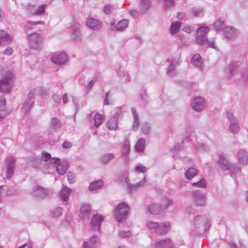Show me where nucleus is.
Here are the masks:
<instances>
[{
	"instance_id": "nucleus-1",
	"label": "nucleus",
	"mask_w": 248,
	"mask_h": 248,
	"mask_svg": "<svg viewBox=\"0 0 248 248\" xmlns=\"http://www.w3.org/2000/svg\"><path fill=\"white\" fill-rule=\"evenodd\" d=\"M210 29L207 26H202L196 30V41L201 46H206L209 47L216 48L214 38L208 40L207 34L209 32Z\"/></svg>"
},
{
	"instance_id": "nucleus-2",
	"label": "nucleus",
	"mask_w": 248,
	"mask_h": 248,
	"mask_svg": "<svg viewBox=\"0 0 248 248\" xmlns=\"http://www.w3.org/2000/svg\"><path fill=\"white\" fill-rule=\"evenodd\" d=\"M146 226L151 232H155L161 235L166 234L170 228V223L169 222L158 223L152 221L146 222Z\"/></svg>"
},
{
	"instance_id": "nucleus-3",
	"label": "nucleus",
	"mask_w": 248,
	"mask_h": 248,
	"mask_svg": "<svg viewBox=\"0 0 248 248\" xmlns=\"http://www.w3.org/2000/svg\"><path fill=\"white\" fill-rule=\"evenodd\" d=\"M29 46L30 48L40 50L43 47V37L40 33L33 32L28 36Z\"/></svg>"
},
{
	"instance_id": "nucleus-4",
	"label": "nucleus",
	"mask_w": 248,
	"mask_h": 248,
	"mask_svg": "<svg viewBox=\"0 0 248 248\" xmlns=\"http://www.w3.org/2000/svg\"><path fill=\"white\" fill-rule=\"evenodd\" d=\"M51 190L39 185L35 186L32 189L31 195L35 201H42L51 195Z\"/></svg>"
},
{
	"instance_id": "nucleus-5",
	"label": "nucleus",
	"mask_w": 248,
	"mask_h": 248,
	"mask_svg": "<svg viewBox=\"0 0 248 248\" xmlns=\"http://www.w3.org/2000/svg\"><path fill=\"white\" fill-rule=\"evenodd\" d=\"M14 74L9 72L3 76L0 79V92L9 93L13 86Z\"/></svg>"
},
{
	"instance_id": "nucleus-6",
	"label": "nucleus",
	"mask_w": 248,
	"mask_h": 248,
	"mask_svg": "<svg viewBox=\"0 0 248 248\" xmlns=\"http://www.w3.org/2000/svg\"><path fill=\"white\" fill-rule=\"evenodd\" d=\"M129 208L128 205L124 202L117 205L115 210V217L118 222H122L126 219Z\"/></svg>"
},
{
	"instance_id": "nucleus-7",
	"label": "nucleus",
	"mask_w": 248,
	"mask_h": 248,
	"mask_svg": "<svg viewBox=\"0 0 248 248\" xmlns=\"http://www.w3.org/2000/svg\"><path fill=\"white\" fill-rule=\"evenodd\" d=\"M128 174L125 172L124 173L122 176V178L121 179V181H123L127 185V188L128 192L129 193H132L133 192H135L136 190H137L139 188H141L143 187L146 183V180L145 178L144 177L143 178L141 181H140L138 183L132 185L130 184V181L128 177Z\"/></svg>"
},
{
	"instance_id": "nucleus-8",
	"label": "nucleus",
	"mask_w": 248,
	"mask_h": 248,
	"mask_svg": "<svg viewBox=\"0 0 248 248\" xmlns=\"http://www.w3.org/2000/svg\"><path fill=\"white\" fill-rule=\"evenodd\" d=\"M227 118L230 122V131L233 134L237 133L240 130L237 118L232 112H228L227 113Z\"/></svg>"
},
{
	"instance_id": "nucleus-9",
	"label": "nucleus",
	"mask_w": 248,
	"mask_h": 248,
	"mask_svg": "<svg viewBox=\"0 0 248 248\" xmlns=\"http://www.w3.org/2000/svg\"><path fill=\"white\" fill-rule=\"evenodd\" d=\"M71 28V35L72 39L75 41H80L81 40V34L79 28V24L76 19L73 20Z\"/></svg>"
},
{
	"instance_id": "nucleus-10",
	"label": "nucleus",
	"mask_w": 248,
	"mask_h": 248,
	"mask_svg": "<svg viewBox=\"0 0 248 248\" xmlns=\"http://www.w3.org/2000/svg\"><path fill=\"white\" fill-rule=\"evenodd\" d=\"M192 197L195 204L198 206H204L206 205V195L198 191L193 192Z\"/></svg>"
},
{
	"instance_id": "nucleus-11",
	"label": "nucleus",
	"mask_w": 248,
	"mask_h": 248,
	"mask_svg": "<svg viewBox=\"0 0 248 248\" xmlns=\"http://www.w3.org/2000/svg\"><path fill=\"white\" fill-rule=\"evenodd\" d=\"M16 161V159L11 156L7 157L5 159L6 173L7 178H10L14 174Z\"/></svg>"
},
{
	"instance_id": "nucleus-12",
	"label": "nucleus",
	"mask_w": 248,
	"mask_h": 248,
	"mask_svg": "<svg viewBox=\"0 0 248 248\" xmlns=\"http://www.w3.org/2000/svg\"><path fill=\"white\" fill-rule=\"evenodd\" d=\"M218 164L220 170L223 172L228 171L230 164L227 157V155L221 153L219 155Z\"/></svg>"
},
{
	"instance_id": "nucleus-13",
	"label": "nucleus",
	"mask_w": 248,
	"mask_h": 248,
	"mask_svg": "<svg viewBox=\"0 0 248 248\" xmlns=\"http://www.w3.org/2000/svg\"><path fill=\"white\" fill-rule=\"evenodd\" d=\"M239 33V31L236 29L230 26L226 27L223 30L224 36L229 40L235 39Z\"/></svg>"
},
{
	"instance_id": "nucleus-14",
	"label": "nucleus",
	"mask_w": 248,
	"mask_h": 248,
	"mask_svg": "<svg viewBox=\"0 0 248 248\" xmlns=\"http://www.w3.org/2000/svg\"><path fill=\"white\" fill-rule=\"evenodd\" d=\"M51 61L55 64L62 65L67 61V55L64 52L55 54L51 58Z\"/></svg>"
},
{
	"instance_id": "nucleus-15",
	"label": "nucleus",
	"mask_w": 248,
	"mask_h": 248,
	"mask_svg": "<svg viewBox=\"0 0 248 248\" xmlns=\"http://www.w3.org/2000/svg\"><path fill=\"white\" fill-rule=\"evenodd\" d=\"M205 107L204 99L201 97L195 98L192 103V108L196 111H202Z\"/></svg>"
},
{
	"instance_id": "nucleus-16",
	"label": "nucleus",
	"mask_w": 248,
	"mask_h": 248,
	"mask_svg": "<svg viewBox=\"0 0 248 248\" xmlns=\"http://www.w3.org/2000/svg\"><path fill=\"white\" fill-rule=\"evenodd\" d=\"M129 21L126 19H123L118 22L116 25L114 23H111L110 27L111 30L118 31H123L128 27Z\"/></svg>"
},
{
	"instance_id": "nucleus-17",
	"label": "nucleus",
	"mask_w": 248,
	"mask_h": 248,
	"mask_svg": "<svg viewBox=\"0 0 248 248\" xmlns=\"http://www.w3.org/2000/svg\"><path fill=\"white\" fill-rule=\"evenodd\" d=\"M147 209L151 214L154 215H159L163 211V208L160 204L154 202L148 205Z\"/></svg>"
},
{
	"instance_id": "nucleus-18",
	"label": "nucleus",
	"mask_w": 248,
	"mask_h": 248,
	"mask_svg": "<svg viewBox=\"0 0 248 248\" xmlns=\"http://www.w3.org/2000/svg\"><path fill=\"white\" fill-rule=\"evenodd\" d=\"M104 217L99 215H94L91 220V226L93 230H99L100 228L101 222L103 221Z\"/></svg>"
},
{
	"instance_id": "nucleus-19",
	"label": "nucleus",
	"mask_w": 248,
	"mask_h": 248,
	"mask_svg": "<svg viewBox=\"0 0 248 248\" xmlns=\"http://www.w3.org/2000/svg\"><path fill=\"white\" fill-rule=\"evenodd\" d=\"M155 246L156 248H174V245L171 240L169 238H166L156 241Z\"/></svg>"
},
{
	"instance_id": "nucleus-20",
	"label": "nucleus",
	"mask_w": 248,
	"mask_h": 248,
	"mask_svg": "<svg viewBox=\"0 0 248 248\" xmlns=\"http://www.w3.org/2000/svg\"><path fill=\"white\" fill-rule=\"evenodd\" d=\"M238 62H232L230 63L225 70L226 75L229 77H232L236 74L239 69Z\"/></svg>"
},
{
	"instance_id": "nucleus-21",
	"label": "nucleus",
	"mask_w": 248,
	"mask_h": 248,
	"mask_svg": "<svg viewBox=\"0 0 248 248\" xmlns=\"http://www.w3.org/2000/svg\"><path fill=\"white\" fill-rule=\"evenodd\" d=\"M236 156L240 164H248V152L245 150H240L237 152Z\"/></svg>"
},
{
	"instance_id": "nucleus-22",
	"label": "nucleus",
	"mask_w": 248,
	"mask_h": 248,
	"mask_svg": "<svg viewBox=\"0 0 248 248\" xmlns=\"http://www.w3.org/2000/svg\"><path fill=\"white\" fill-rule=\"evenodd\" d=\"M87 26L93 30H97L101 28V23L97 19L90 18H88L86 22Z\"/></svg>"
},
{
	"instance_id": "nucleus-23",
	"label": "nucleus",
	"mask_w": 248,
	"mask_h": 248,
	"mask_svg": "<svg viewBox=\"0 0 248 248\" xmlns=\"http://www.w3.org/2000/svg\"><path fill=\"white\" fill-rule=\"evenodd\" d=\"M191 63L201 70L203 68V63L202 58L199 54H195L191 59Z\"/></svg>"
},
{
	"instance_id": "nucleus-24",
	"label": "nucleus",
	"mask_w": 248,
	"mask_h": 248,
	"mask_svg": "<svg viewBox=\"0 0 248 248\" xmlns=\"http://www.w3.org/2000/svg\"><path fill=\"white\" fill-rule=\"evenodd\" d=\"M71 190L67 187L63 186L59 193L60 197L63 202H67L69 200V197Z\"/></svg>"
},
{
	"instance_id": "nucleus-25",
	"label": "nucleus",
	"mask_w": 248,
	"mask_h": 248,
	"mask_svg": "<svg viewBox=\"0 0 248 248\" xmlns=\"http://www.w3.org/2000/svg\"><path fill=\"white\" fill-rule=\"evenodd\" d=\"M34 103V100H26L21 108V112L24 114L27 113L33 106Z\"/></svg>"
},
{
	"instance_id": "nucleus-26",
	"label": "nucleus",
	"mask_w": 248,
	"mask_h": 248,
	"mask_svg": "<svg viewBox=\"0 0 248 248\" xmlns=\"http://www.w3.org/2000/svg\"><path fill=\"white\" fill-rule=\"evenodd\" d=\"M91 212V207L89 204H83L80 210L79 216L83 218H88Z\"/></svg>"
},
{
	"instance_id": "nucleus-27",
	"label": "nucleus",
	"mask_w": 248,
	"mask_h": 248,
	"mask_svg": "<svg viewBox=\"0 0 248 248\" xmlns=\"http://www.w3.org/2000/svg\"><path fill=\"white\" fill-rule=\"evenodd\" d=\"M98 240L97 235H93L89 241H85L83 243V248H94L95 244Z\"/></svg>"
},
{
	"instance_id": "nucleus-28",
	"label": "nucleus",
	"mask_w": 248,
	"mask_h": 248,
	"mask_svg": "<svg viewBox=\"0 0 248 248\" xmlns=\"http://www.w3.org/2000/svg\"><path fill=\"white\" fill-rule=\"evenodd\" d=\"M114 158L115 155L114 154L112 153H106L101 156L100 161L102 164H106L114 159Z\"/></svg>"
},
{
	"instance_id": "nucleus-29",
	"label": "nucleus",
	"mask_w": 248,
	"mask_h": 248,
	"mask_svg": "<svg viewBox=\"0 0 248 248\" xmlns=\"http://www.w3.org/2000/svg\"><path fill=\"white\" fill-rule=\"evenodd\" d=\"M131 112L133 117V129L134 131H136L138 129L139 127V119L138 113L136 112L134 108H132Z\"/></svg>"
},
{
	"instance_id": "nucleus-30",
	"label": "nucleus",
	"mask_w": 248,
	"mask_h": 248,
	"mask_svg": "<svg viewBox=\"0 0 248 248\" xmlns=\"http://www.w3.org/2000/svg\"><path fill=\"white\" fill-rule=\"evenodd\" d=\"M140 7L143 14L146 13L151 7L150 0H141Z\"/></svg>"
},
{
	"instance_id": "nucleus-31",
	"label": "nucleus",
	"mask_w": 248,
	"mask_h": 248,
	"mask_svg": "<svg viewBox=\"0 0 248 248\" xmlns=\"http://www.w3.org/2000/svg\"><path fill=\"white\" fill-rule=\"evenodd\" d=\"M11 37L4 31L0 30V45L11 42Z\"/></svg>"
},
{
	"instance_id": "nucleus-32",
	"label": "nucleus",
	"mask_w": 248,
	"mask_h": 248,
	"mask_svg": "<svg viewBox=\"0 0 248 248\" xmlns=\"http://www.w3.org/2000/svg\"><path fill=\"white\" fill-rule=\"evenodd\" d=\"M177 62L175 60H172L170 62L167 68V74L170 77H173L175 75V68Z\"/></svg>"
},
{
	"instance_id": "nucleus-33",
	"label": "nucleus",
	"mask_w": 248,
	"mask_h": 248,
	"mask_svg": "<svg viewBox=\"0 0 248 248\" xmlns=\"http://www.w3.org/2000/svg\"><path fill=\"white\" fill-rule=\"evenodd\" d=\"M62 126V124L59 120L57 117L52 118L51 119L50 128L54 130L55 131L60 128Z\"/></svg>"
},
{
	"instance_id": "nucleus-34",
	"label": "nucleus",
	"mask_w": 248,
	"mask_h": 248,
	"mask_svg": "<svg viewBox=\"0 0 248 248\" xmlns=\"http://www.w3.org/2000/svg\"><path fill=\"white\" fill-rule=\"evenodd\" d=\"M181 23L178 21L172 22L170 27V33L172 34H175L177 33L180 28Z\"/></svg>"
},
{
	"instance_id": "nucleus-35",
	"label": "nucleus",
	"mask_w": 248,
	"mask_h": 248,
	"mask_svg": "<svg viewBox=\"0 0 248 248\" xmlns=\"http://www.w3.org/2000/svg\"><path fill=\"white\" fill-rule=\"evenodd\" d=\"M6 115L5 110V100L3 96L0 97V118H3Z\"/></svg>"
},
{
	"instance_id": "nucleus-36",
	"label": "nucleus",
	"mask_w": 248,
	"mask_h": 248,
	"mask_svg": "<svg viewBox=\"0 0 248 248\" xmlns=\"http://www.w3.org/2000/svg\"><path fill=\"white\" fill-rule=\"evenodd\" d=\"M232 176L238 174L241 172V169L239 166L236 164H231L228 171Z\"/></svg>"
},
{
	"instance_id": "nucleus-37",
	"label": "nucleus",
	"mask_w": 248,
	"mask_h": 248,
	"mask_svg": "<svg viewBox=\"0 0 248 248\" xmlns=\"http://www.w3.org/2000/svg\"><path fill=\"white\" fill-rule=\"evenodd\" d=\"M104 183L102 180H99L92 182L89 186V189L91 191L97 190L103 186Z\"/></svg>"
},
{
	"instance_id": "nucleus-38",
	"label": "nucleus",
	"mask_w": 248,
	"mask_h": 248,
	"mask_svg": "<svg viewBox=\"0 0 248 248\" xmlns=\"http://www.w3.org/2000/svg\"><path fill=\"white\" fill-rule=\"evenodd\" d=\"M145 140L144 139H143V138L140 139L138 140V141L135 145L136 150L137 152H140V153L144 151V149L145 147Z\"/></svg>"
},
{
	"instance_id": "nucleus-39",
	"label": "nucleus",
	"mask_w": 248,
	"mask_h": 248,
	"mask_svg": "<svg viewBox=\"0 0 248 248\" xmlns=\"http://www.w3.org/2000/svg\"><path fill=\"white\" fill-rule=\"evenodd\" d=\"M198 171V170L194 168H190L185 172V176L186 179L190 180L196 175Z\"/></svg>"
},
{
	"instance_id": "nucleus-40",
	"label": "nucleus",
	"mask_w": 248,
	"mask_h": 248,
	"mask_svg": "<svg viewBox=\"0 0 248 248\" xmlns=\"http://www.w3.org/2000/svg\"><path fill=\"white\" fill-rule=\"evenodd\" d=\"M104 116L100 114L96 113L94 116V126L95 127H99L104 120Z\"/></svg>"
},
{
	"instance_id": "nucleus-41",
	"label": "nucleus",
	"mask_w": 248,
	"mask_h": 248,
	"mask_svg": "<svg viewBox=\"0 0 248 248\" xmlns=\"http://www.w3.org/2000/svg\"><path fill=\"white\" fill-rule=\"evenodd\" d=\"M205 220V217L200 216H196L194 220V225L196 228H199L203 225Z\"/></svg>"
},
{
	"instance_id": "nucleus-42",
	"label": "nucleus",
	"mask_w": 248,
	"mask_h": 248,
	"mask_svg": "<svg viewBox=\"0 0 248 248\" xmlns=\"http://www.w3.org/2000/svg\"><path fill=\"white\" fill-rule=\"evenodd\" d=\"M44 24V22L41 21H36V22L32 21H29L24 26V29H25V32L28 33V32H29L30 31H31V30H32L33 29L32 28V25H36V24Z\"/></svg>"
},
{
	"instance_id": "nucleus-43",
	"label": "nucleus",
	"mask_w": 248,
	"mask_h": 248,
	"mask_svg": "<svg viewBox=\"0 0 248 248\" xmlns=\"http://www.w3.org/2000/svg\"><path fill=\"white\" fill-rule=\"evenodd\" d=\"M190 14L195 17H202L203 15V10L199 8H193L190 10Z\"/></svg>"
},
{
	"instance_id": "nucleus-44",
	"label": "nucleus",
	"mask_w": 248,
	"mask_h": 248,
	"mask_svg": "<svg viewBox=\"0 0 248 248\" xmlns=\"http://www.w3.org/2000/svg\"><path fill=\"white\" fill-rule=\"evenodd\" d=\"M107 127L110 130H115L117 127V120L116 118H111L107 123Z\"/></svg>"
},
{
	"instance_id": "nucleus-45",
	"label": "nucleus",
	"mask_w": 248,
	"mask_h": 248,
	"mask_svg": "<svg viewBox=\"0 0 248 248\" xmlns=\"http://www.w3.org/2000/svg\"><path fill=\"white\" fill-rule=\"evenodd\" d=\"M67 170V165L66 163H62L58 165L56 167L57 172L60 175L64 174Z\"/></svg>"
},
{
	"instance_id": "nucleus-46",
	"label": "nucleus",
	"mask_w": 248,
	"mask_h": 248,
	"mask_svg": "<svg viewBox=\"0 0 248 248\" xmlns=\"http://www.w3.org/2000/svg\"><path fill=\"white\" fill-rule=\"evenodd\" d=\"M62 214V209L61 207H57L51 211L50 216L53 218H58Z\"/></svg>"
},
{
	"instance_id": "nucleus-47",
	"label": "nucleus",
	"mask_w": 248,
	"mask_h": 248,
	"mask_svg": "<svg viewBox=\"0 0 248 248\" xmlns=\"http://www.w3.org/2000/svg\"><path fill=\"white\" fill-rule=\"evenodd\" d=\"M130 141L128 140H125L123 146V154L126 156L128 155L130 151Z\"/></svg>"
},
{
	"instance_id": "nucleus-48",
	"label": "nucleus",
	"mask_w": 248,
	"mask_h": 248,
	"mask_svg": "<svg viewBox=\"0 0 248 248\" xmlns=\"http://www.w3.org/2000/svg\"><path fill=\"white\" fill-rule=\"evenodd\" d=\"M173 201L171 199L165 198L161 200L162 208L163 211L167 209L168 206H170L172 204Z\"/></svg>"
},
{
	"instance_id": "nucleus-49",
	"label": "nucleus",
	"mask_w": 248,
	"mask_h": 248,
	"mask_svg": "<svg viewBox=\"0 0 248 248\" xmlns=\"http://www.w3.org/2000/svg\"><path fill=\"white\" fill-rule=\"evenodd\" d=\"M214 27L217 31H223V30L226 27H225L224 23L223 21L218 20L214 24Z\"/></svg>"
},
{
	"instance_id": "nucleus-50",
	"label": "nucleus",
	"mask_w": 248,
	"mask_h": 248,
	"mask_svg": "<svg viewBox=\"0 0 248 248\" xmlns=\"http://www.w3.org/2000/svg\"><path fill=\"white\" fill-rule=\"evenodd\" d=\"M192 186L195 187L204 188L206 186V183L205 180L202 178L197 182L193 183Z\"/></svg>"
},
{
	"instance_id": "nucleus-51",
	"label": "nucleus",
	"mask_w": 248,
	"mask_h": 248,
	"mask_svg": "<svg viewBox=\"0 0 248 248\" xmlns=\"http://www.w3.org/2000/svg\"><path fill=\"white\" fill-rule=\"evenodd\" d=\"M46 7V5H41L39 6L35 11H34V15L36 16H41L44 14L45 12V9Z\"/></svg>"
},
{
	"instance_id": "nucleus-52",
	"label": "nucleus",
	"mask_w": 248,
	"mask_h": 248,
	"mask_svg": "<svg viewBox=\"0 0 248 248\" xmlns=\"http://www.w3.org/2000/svg\"><path fill=\"white\" fill-rule=\"evenodd\" d=\"M141 131L143 134L148 135L150 132V125L149 123H146L141 126Z\"/></svg>"
},
{
	"instance_id": "nucleus-53",
	"label": "nucleus",
	"mask_w": 248,
	"mask_h": 248,
	"mask_svg": "<svg viewBox=\"0 0 248 248\" xmlns=\"http://www.w3.org/2000/svg\"><path fill=\"white\" fill-rule=\"evenodd\" d=\"M148 98V96L146 92L144 91L142 93L140 94V99L142 103L146 106L147 104V99Z\"/></svg>"
},
{
	"instance_id": "nucleus-54",
	"label": "nucleus",
	"mask_w": 248,
	"mask_h": 248,
	"mask_svg": "<svg viewBox=\"0 0 248 248\" xmlns=\"http://www.w3.org/2000/svg\"><path fill=\"white\" fill-rule=\"evenodd\" d=\"M118 74L119 77H120L122 78H124L125 81H128L130 79V76L129 74L127 73H125L123 70L122 71L121 69L118 72Z\"/></svg>"
},
{
	"instance_id": "nucleus-55",
	"label": "nucleus",
	"mask_w": 248,
	"mask_h": 248,
	"mask_svg": "<svg viewBox=\"0 0 248 248\" xmlns=\"http://www.w3.org/2000/svg\"><path fill=\"white\" fill-rule=\"evenodd\" d=\"M37 92L36 89H33L30 91L28 95V98L27 100H34V96Z\"/></svg>"
},
{
	"instance_id": "nucleus-56",
	"label": "nucleus",
	"mask_w": 248,
	"mask_h": 248,
	"mask_svg": "<svg viewBox=\"0 0 248 248\" xmlns=\"http://www.w3.org/2000/svg\"><path fill=\"white\" fill-rule=\"evenodd\" d=\"M51 159V158L50 154H49L46 152H42V157H41L42 160L46 162V161H48V160L50 161Z\"/></svg>"
},
{
	"instance_id": "nucleus-57",
	"label": "nucleus",
	"mask_w": 248,
	"mask_h": 248,
	"mask_svg": "<svg viewBox=\"0 0 248 248\" xmlns=\"http://www.w3.org/2000/svg\"><path fill=\"white\" fill-rule=\"evenodd\" d=\"M134 169L137 172L145 173L147 170L146 168L142 165L135 166Z\"/></svg>"
},
{
	"instance_id": "nucleus-58",
	"label": "nucleus",
	"mask_w": 248,
	"mask_h": 248,
	"mask_svg": "<svg viewBox=\"0 0 248 248\" xmlns=\"http://www.w3.org/2000/svg\"><path fill=\"white\" fill-rule=\"evenodd\" d=\"M72 102L73 103V104L75 105V110H76L75 114H76L78 112V111L79 109V103H78L79 102H78V98L76 97H75V96H73L72 97Z\"/></svg>"
},
{
	"instance_id": "nucleus-59",
	"label": "nucleus",
	"mask_w": 248,
	"mask_h": 248,
	"mask_svg": "<svg viewBox=\"0 0 248 248\" xmlns=\"http://www.w3.org/2000/svg\"><path fill=\"white\" fill-rule=\"evenodd\" d=\"M96 81H97L96 78H93L91 81H90L88 82L87 86L86 87V90L88 91H89L92 89V87L93 86L94 84L96 82Z\"/></svg>"
},
{
	"instance_id": "nucleus-60",
	"label": "nucleus",
	"mask_w": 248,
	"mask_h": 248,
	"mask_svg": "<svg viewBox=\"0 0 248 248\" xmlns=\"http://www.w3.org/2000/svg\"><path fill=\"white\" fill-rule=\"evenodd\" d=\"M49 163L56 168L58 165L60 164V159L57 157L52 158L50 159Z\"/></svg>"
},
{
	"instance_id": "nucleus-61",
	"label": "nucleus",
	"mask_w": 248,
	"mask_h": 248,
	"mask_svg": "<svg viewBox=\"0 0 248 248\" xmlns=\"http://www.w3.org/2000/svg\"><path fill=\"white\" fill-rule=\"evenodd\" d=\"M175 4L174 0H164V6L165 8H169Z\"/></svg>"
},
{
	"instance_id": "nucleus-62",
	"label": "nucleus",
	"mask_w": 248,
	"mask_h": 248,
	"mask_svg": "<svg viewBox=\"0 0 248 248\" xmlns=\"http://www.w3.org/2000/svg\"><path fill=\"white\" fill-rule=\"evenodd\" d=\"M123 114V111L122 110V108H116L115 112L114 114V117L116 118L118 120V118L121 116Z\"/></svg>"
},
{
	"instance_id": "nucleus-63",
	"label": "nucleus",
	"mask_w": 248,
	"mask_h": 248,
	"mask_svg": "<svg viewBox=\"0 0 248 248\" xmlns=\"http://www.w3.org/2000/svg\"><path fill=\"white\" fill-rule=\"evenodd\" d=\"M113 9V7L110 5H107L105 6L104 7L103 11L105 14L108 15L110 14L112 10Z\"/></svg>"
},
{
	"instance_id": "nucleus-64",
	"label": "nucleus",
	"mask_w": 248,
	"mask_h": 248,
	"mask_svg": "<svg viewBox=\"0 0 248 248\" xmlns=\"http://www.w3.org/2000/svg\"><path fill=\"white\" fill-rule=\"evenodd\" d=\"M128 13L134 18H137L139 16V13L135 10H129Z\"/></svg>"
}]
</instances>
